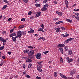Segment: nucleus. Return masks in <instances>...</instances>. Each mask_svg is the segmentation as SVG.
I'll return each instance as SVG.
<instances>
[{"mask_svg":"<svg viewBox=\"0 0 79 79\" xmlns=\"http://www.w3.org/2000/svg\"><path fill=\"white\" fill-rule=\"evenodd\" d=\"M8 53L9 54V55H11V52H8Z\"/></svg>","mask_w":79,"mask_h":79,"instance_id":"obj_57","label":"nucleus"},{"mask_svg":"<svg viewBox=\"0 0 79 79\" xmlns=\"http://www.w3.org/2000/svg\"><path fill=\"white\" fill-rule=\"evenodd\" d=\"M62 30H63V31H65V29L64 27H61L60 28Z\"/></svg>","mask_w":79,"mask_h":79,"instance_id":"obj_38","label":"nucleus"},{"mask_svg":"<svg viewBox=\"0 0 79 79\" xmlns=\"http://www.w3.org/2000/svg\"><path fill=\"white\" fill-rule=\"evenodd\" d=\"M41 27L44 29V24H42L40 26Z\"/></svg>","mask_w":79,"mask_h":79,"instance_id":"obj_46","label":"nucleus"},{"mask_svg":"<svg viewBox=\"0 0 79 79\" xmlns=\"http://www.w3.org/2000/svg\"><path fill=\"white\" fill-rule=\"evenodd\" d=\"M3 63H4L3 60H2L1 62V64L3 65Z\"/></svg>","mask_w":79,"mask_h":79,"instance_id":"obj_52","label":"nucleus"},{"mask_svg":"<svg viewBox=\"0 0 79 79\" xmlns=\"http://www.w3.org/2000/svg\"><path fill=\"white\" fill-rule=\"evenodd\" d=\"M37 70L38 71H39V72H42V69L40 67H38L37 68Z\"/></svg>","mask_w":79,"mask_h":79,"instance_id":"obj_10","label":"nucleus"},{"mask_svg":"<svg viewBox=\"0 0 79 79\" xmlns=\"http://www.w3.org/2000/svg\"><path fill=\"white\" fill-rule=\"evenodd\" d=\"M72 61V60L71 59H69V60H68V63H69V62H71Z\"/></svg>","mask_w":79,"mask_h":79,"instance_id":"obj_51","label":"nucleus"},{"mask_svg":"<svg viewBox=\"0 0 79 79\" xmlns=\"http://www.w3.org/2000/svg\"><path fill=\"white\" fill-rule=\"evenodd\" d=\"M58 15H60V16H62L63 15V13H62L61 12H59L58 13Z\"/></svg>","mask_w":79,"mask_h":79,"instance_id":"obj_41","label":"nucleus"},{"mask_svg":"<svg viewBox=\"0 0 79 79\" xmlns=\"http://www.w3.org/2000/svg\"><path fill=\"white\" fill-rule=\"evenodd\" d=\"M68 55H71L72 54V51H71V50H69V51L68 52Z\"/></svg>","mask_w":79,"mask_h":79,"instance_id":"obj_14","label":"nucleus"},{"mask_svg":"<svg viewBox=\"0 0 79 79\" xmlns=\"http://www.w3.org/2000/svg\"><path fill=\"white\" fill-rule=\"evenodd\" d=\"M75 15L77 16H78V15H79V14L78 13H75Z\"/></svg>","mask_w":79,"mask_h":79,"instance_id":"obj_54","label":"nucleus"},{"mask_svg":"<svg viewBox=\"0 0 79 79\" xmlns=\"http://www.w3.org/2000/svg\"><path fill=\"white\" fill-rule=\"evenodd\" d=\"M59 50L60 51L61 53L62 54H63L64 52L63 51V48H59Z\"/></svg>","mask_w":79,"mask_h":79,"instance_id":"obj_8","label":"nucleus"},{"mask_svg":"<svg viewBox=\"0 0 79 79\" xmlns=\"http://www.w3.org/2000/svg\"><path fill=\"white\" fill-rule=\"evenodd\" d=\"M42 37H40L38 39V40H41V39H42Z\"/></svg>","mask_w":79,"mask_h":79,"instance_id":"obj_61","label":"nucleus"},{"mask_svg":"<svg viewBox=\"0 0 79 79\" xmlns=\"http://www.w3.org/2000/svg\"><path fill=\"white\" fill-rule=\"evenodd\" d=\"M67 61H69V57H67L66 58Z\"/></svg>","mask_w":79,"mask_h":79,"instance_id":"obj_62","label":"nucleus"},{"mask_svg":"<svg viewBox=\"0 0 79 79\" xmlns=\"http://www.w3.org/2000/svg\"><path fill=\"white\" fill-rule=\"evenodd\" d=\"M21 32L23 34V35H25L26 34V31H21Z\"/></svg>","mask_w":79,"mask_h":79,"instance_id":"obj_25","label":"nucleus"},{"mask_svg":"<svg viewBox=\"0 0 79 79\" xmlns=\"http://www.w3.org/2000/svg\"><path fill=\"white\" fill-rule=\"evenodd\" d=\"M68 42H68V40H66L65 41H64V43L65 44H67V43H68Z\"/></svg>","mask_w":79,"mask_h":79,"instance_id":"obj_47","label":"nucleus"},{"mask_svg":"<svg viewBox=\"0 0 79 79\" xmlns=\"http://www.w3.org/2000/svg\"><path fill=\"white\" fill-rule=\"evenodd\" d=\"M57 73H56V72H55L54 73V76H55V77H56V76H57Z\"/></svg>","mask_w":79,"mask_h":79,"instance_id":"obj_30","label":"nucleus"},{"mask_svg":"<svg viewBox=\"0 0 79 79\" xmlns=\"http://www.w3.org/2000/svg\"><path fill=\"white\" fill-rule=\"evenodd\" d=\"M38 31H42V32H44V31L43 30L42 28H40L38 30Z\"/></svg>","mask_w":79,"mask_h":79,"instance_id":"obj_26","label":"nucleus"},{"mask_svg":"<svg viewBox=\"0 0 79 79\" xmlns=\"http://www.w3.org/2000/svg\"><path fill=\"white\" fill-rule=\"evenodd\" d=\"M15 37L16 39V38H18V37L21 38V35H18L16 36Z\"/></svg>","mask_w":79,"mask_h":79,"instance_id":"obj_18","label":"nucleus"},{"mask_svg":"<svg viewBox=\"0 0 79 79\" xmlns=\"http://www.w3.org/2000/svg\"><path fill=\"white\" fill-rule=\"evenodd\" d=\"M79 75H78L77 76V78H78V79H79Z\"/></svg>","mask_w":79,"mask_h":79,"instance_id":"obj_64","label":"nucleus"},{"mask_svg":"<svg viewBox=\"0 0 79 79\" xmlns=\"http://www.w3.org/2000/svg\"><path fill=\"white\" fill-rule=\"evenodd\" d=\"M60 60L61 63H63V59H62V58H60Z\"/></svg>","mask_w":79,"mask_h":79,"instance_id":"obj_31","label":"nucleus"},{"mask_svg":"<svg viewBox=\"0 0 79 79\" xmlns=\"http://www.w3.org/2000/svg\"><path fill=\"white\" fill-rule=\"evenodd\" d=\"M29 50L27 49H26L24 51V53H28V52H29Z\"/></svg>","mask_w":79,"mask_h":79,"instance_id":"obj_28","label":"nucleus"},{"mask_svg":"<svg viewBox=\"0 0 79 79\" xmlns=\"http://www.w3.org/2000/svg\"><path fill=\"white\" fill-rule=\"evenodd\" d=\"M2 58H3L4 60H5V58H6V57L5 56H3L2 57Z\"/></svg>","mask_w":79,"mask_h":79,"instance_id":"obj_50","label":"nucleus"},{"mask_svg":"<svg viewBox=\"0 0 79 79\" xmlns=\"http://www.w3.org/2000/svg\"><path fill=\"white\" fill-rule=\"evenodd\" d=\"M0 40H1V42H5V43H3V45H5V44H6V43H5L6 42V40H4L3 38L0 37Z\"/></svg>","mask_w":79,"mask_h":79,"instance_id":"obj_2","label":"nucleus"},{"mask_svg":"<svg viewBox=\"0 0 79 79\" xmlns=\"http://www.w3.org/2000/svg\"><path fill=\"white\" fill-rule=\"evenodd\" d=\"M13 36H16V34L12 33L10 34V37H13Z\"/></svg>","mask_w":79,"mask_h":79,"instance_id":"obj_12","label":"nucleus"},{"mask_svg":"<svg viewBox=\"0 0 79 79\" xmlns=\"http://www.w3.org/2000/svg\"><path fill=\"white\" fill-rule=\"evenodd\" d=\"M65 5H68V4H69L68 1L67 0H66L65 2Z\"/></svg>","mask_w":79,"mask_h":79,"instance_id":"obj_34","label":"nucleus"},{"mask_svg":"<svg viewBox=\"0 0 79 79\" xmlns=\"http://www.w3.org/2000/svg\"><path fill=\"white\" fill-rule=\"evenodd\" d=\"M40 15H41V12L40 11L38 12L36 14V15L35 16L36 18H37V17H39V16H40Z\"/></svg>","mask_w":79,"mask_h":79,"instance_id":"obj_7","label":"nucleus"},{"mask_svg":"<svg viewBox=\"0 0 79 79\" xmlns=\"http://www.w3.org/2000/svg\"><path fill=\"white\" fill-rule=\"evenodd\" d=\"M48 79H52V78L51 77H48Z\"/></svg>","mask_w":79,"mask_h":79,"instance_id":"obj_63","label":"nucleus"},{"mask_svg":"<svg viewBox=\"0 0 79 79\" xmlns=\"http://www.w3.org/2000/svg\"><path fill=\"white\" fill-rule=\"evenodd\" d=\"M47 10V8L45 7H44L43 8H42L41 9V11H46V10Z\"/></svg>","mask_w":79,"mask_h":79,"instance_id":"obj_11","label":"nucleus"},{"mask_svg":"<svg viewBox=\"0 0 79 79\" xmlns=\"http://www.w3.org/2000/svg\"><path fill=\"white\" fill-rule=\"evenodd\" d=\"M35 5L37 7H40V4H36Z\"/></svg>","mask_w":79,"mask_h":79,"instance_id":"obj_24","label":"nucleus"},{"mask_svg":"<svg viewBox=\"0 0 79 79\" xmlns=\"http://www.w3.org/2000/svg\"><path fill=\"white\" fill-rule=\"evenodd\" d=\"M26 77H27L28 78H31V77L29 75H27L26 76Z\"/></svg>","mask_w":79,"mask_h":79,"instance_id":"obj_49","label":"nucleus"},{"mask_svg":"<svg viewBox=\"0 0 79 79\" xmlns=\"http://www.w3.org/2000/svg\"><path fill=\"white\" fill-rule=\"evenodd\" d=\"M35 36H36V37H38V36H39V35H37V34H35Z\"/></svg>","mask_w":79,"mask_h":79,"instance_id":"obj_60","label":"nucleus"},{"mask_svg":"<svg viewBox=\"0 0 79 79\" xmlns=\"http://www.w3.org/2000/svg\"><path fill=\"white\" fill-rule=\"evenodd\" d=\"M14 30H15V28H13V29H12L10 31V33H11V32H13V31H14Z\"/></svg>","mask_w":79,"mask_h":79,"instance_id":"obj_36","label":"nucleus"},{"mask_svg":"<svg viewBox=\"0 0 79 79\" xmlns=\"http://www.w3.org/2000/svg\"><path fill=\"white\" fill-rule=\"evenodd\" d=\"M12 39L13 41H14V42H16V37H12Z\"/></svg>","mask_w":79,"mask_h":79,"instance_id":"obj_20","label":"nucleus"},{"mask_svg":"<svg viewBox=\"0 0 79 79\" xmlns=\"http://www.w3.org/2000/svg\"><path fill=\"white\" fill-rule=\"evenodd\" d=\"M25 19H26V18H23L21 19V21H25Z\"/></svg>","mask_w":79,"mask_h":79,"instance_id":"obj_40","label":"nucleus"},{"mask_svg":"<svg viewBox=\"0 0 79 79\" xmlns=\"http://www.w3.org/2000/svg\"><path fill=\"white\" fill-rule=\"evenodd\" d=\"M7 6V5H4L2 8V10L5 9H6V8Z\"/></svg>","mask_w":79,"mask_h":79,"instance_id":"obj_29","label":"nucleus"},{"mask_svg":"<svg viewBox=\"0 0 79 79\" xmlns=\"http://www.w3.org/2000/svg\"><path fill=\"white\" fill-rule=\"evenodd\" d=\"M23 1L25 2V3H27L28 2V0H23Z\"/></svg>","mask_w":79,"mask_h":79,"instance_id":"obj_42","label":"nucleus"},{"mask_svg":"<svg viewBox=\"0 0 79 79\" xmlns=\"http://www.w3.org/2000/svg\"><path fill=\"white\" fill-rule=\"evenodd\" d=\"M28 15H31L32 14V12L31 11H29L28 12Z\"/></svg>","mask_w":79,"mask_h":79,"instance_id":"obj_44","label":"nucleus"},{"mask_svg":"<svg viewBox=\"0 0 79 79\" xmlns=\"http://www.w3.org/2000/svg\"><path fill=\"white\" fill-rule=\"evenodd\" d=\"M34 53V51L33 50H31L30 51L28 52V55L31 59H32L34 58V56L33 55Z\"/></svg>","mask_w":79,"mask_h":79,"instance_id":"obj_1","label":"nucleus"},{"mask_svg":"<svg viewBox=\"0 0 79 79\" xmlns=\"http://www.w3.org/2000/svg\"><path fill=\"white\" fill-rule=\"evenodd\" d=\"M75 73H76V72H75L74 71H73L70 72V74H74Z\"/></svg>","mask_w":79,"mask_h":79,"instance_id":"obj_27","label":"nucleus"},{"mask_svg":"<svg viewBox=\"0 0 79 79\" xmlns=\"http://www.w3.org/2000/svg\"><path fill=\"white\" fill-rule=\"evenodd\" d=\"M61 23H63V22L59 21V22H57L55 23V24H56V25L59 24H61Z\"/></svg>","mask_w":79,"mask_h":79,"instance_id":"obj_13","label":"nucleus"},{"mask_svg":"<svg viewBox=\"0 0 79 79\" xmlns=\"http://www.w3.org/2000/svg\"><path fill=\"white\" fill-rule=\"evenodd\" d=\"M60 27L58 28L56 31V32H59L60 31Z\"/></svg>","mask_w":79,"mask_h":79,"instance_id":"obj_33","label":"nucleus"},{"mask_svg":"<svg viewBox=\"0 0 79 79\" xmlns=\"http://www.w3.org/2000/svg\"><path fill=\"white\" fill-rule=\"evenodd\" d=\"M74 40V38H70L67 39V40L69 42V41H71V40Z\"/></svg>","mask_w":79,"mask_h":79,"instance_id":"obj_21","label":"nucleus"},{"mask_svg":"<svg viewBox=\"0 0 79 79\" xmlns=\"http://www.w3.org/2000/svg\"><path fill=\"white\" fill-rule=\"evenodd\" d=\"M2 34H6V31H3L2 32Z\"/></svg>","mask_w":79,"mask_h":79,"instance_id":"obj_53","label":"nucleus"},{"mask_svg":"<svg viewBox=\"0 0 79 79\" xmlns=\"http://www.w3.org/2000/svg\"><path fill=\"white\" fill-rule=\"evenodd\" d=\"M64 50L65 52H67V51H68V50L67 46H65V47H64Z\"/></svg>","mask_w":79,"mask_h":79,"instance_id":"obj_23","label":"nucleus"},{"mask_svg":"<svg viewBox=\"0 0 79 79\" xmlns=\"http://www.w3.org/2000/svg\"><path fill=\"white\" fill-rule=\"evenodd\" d=\"M42 38H42V39L44 41L45 40V38L42 37Z\"/></svg>","mask_w":79,"mask_h":79,"instance_id":"obj_59","label":"nucleus"},{"mask_svg":"<svg viewBox=\"0 0 79 79\" xmlns=\"http://www.w3.org/2000/svg\"><path fill=\"white\" fill-rule=\"evenodd\" d=\"M26 61L27 63H31L32 62V60L31 59H28L26 60Z\"/></svg>","mask_w":79,"mask_h":79,"instance_id":"obj_15","label":"nucleus"},{"mask_svg":"<svg viewBox=\"0 0 79 79\" xmlns=\"http://www.w3.org/2000/svg\"><path fill=\"white\" fill-rule=\"evenodd\" d=\"M42 63V61H40V62H38V64H41V63Z\"/></svg>","mask_w":79,"mask_h":79,"instance_id":"obj_55","label":"nucleus"},{"mask_svg":"<svg viewBox=\"0 0 79 79\" xmlns=\"http://www.w3.org/2000/svg\"><path fill=\"white\" fill-rule=\"evenodd\" d=\"M35 2H36V3H37V2H39V0H35Z\"/></svg>","mask_w":79,"mask_h":79,"instance_id":"obj_58","label":"nucleus"},{"mask_svg":"<svg viewBox=\"0 0 79 79\" xmlns=\"http://www.w3.org/2000/svg\"><path fill=\"white\" fill-rule=\"evenodd\" d=\"M12 18H9L8 20V21H10L11 19Z\"/></svg>","mask_w":79,"mask_h":79,"instance_id":"obj_56","label":"nucleus"},{"mask_svg":"<svg viewBox=\"0 0 79 79\" xmlns=\"http://www.w3.org/2000/svg\"><path fill=\"white\" fill-rule=\"evenodd\" d=\"M66 21H68V22H69V23H72L73 22V20L69 19H67Z\"/></svg>","mask_w":79,"mask_h":79,"instance_id":"obj_19","label":"nucleus"},{"mask_svg":"<svg viewBox=\"0 0 79 79\" xmlns=\"http://www.w3.org/2000/svg\"><path fill=\"white\" fill-rule=\"evenodd\" d=\"M60 76H61V77H62L63 78H64V79H67V77L66 76L62 74L61 73H60Z\"/></svg>","mask_w":79,"mask_h":79,"instance_id":"obj_9","label":"nucleus"},{"mask_svg":"<svg viewBox=\"0 0 79 79\" xmlns=\"http://www.w3.org/2000/svg\"><path fill=\"white\" fill-rule=\"evenodd\" d=\"M23 27H24V25H22L19 27V29H22V28H23Z\"/></svg>","mask_w":79,"mask_h":79,"instance_id":"obj_17","label":"nucleus"},{"mask_svg":"<svg viewBox=\"0 0 79 79\" xmlns=\"http://www.w3.org/2000/svg\"><path fill=\"white\" fill-rule=\"evenodd\" d=\"M17 35H21V37L22 36V35H23V33L21 32V31H19L17 32Z\"/></svg>","mask_w":79,"mask_h":79,"instance_id":"obj_5","label":"nucleus"},{"mask_svg":"<svg viewBox=\"0 0 79 79\" xmlns=\"http://www.w3.org/2000/svg\"><path fill=\"white\" fill-rule=\"evenodd\" d=\"M4 48V46H3L2 47H1L0 48V50H3Z\"/></svg>","mask_w":79,"mask_h":79,"instance_id":"obj_37","label":"nucleus"},{"mask_svg":"<svg viewBox=\"0 0 79 79\" xmlns=\"http://www.w3.org/2000/svg\"><path fill=\"white\" fill-rule=\"evenodd\" d=\"M74 11H79V9H77V10L74 9Z\"/></svg>","mask_w":79,"mask_h":79,"instance_id":"obj_45","label":"nucleus"},{"mask_svg":"<svg viewBox=\"0 0 79 79\" xmlns=\"http://www.w3.org/2000/svg\"><path fill=\"white\" fill-rule=\"evenodd\" d=\"M28 32L29 34H32V33L34 32V30H30V31H29Z\"/></svg>","mask_w":79,"mask_h":79,"instance_id":"obj_16","label":"nucleus"},{"mask_svg":"<svg viewBox=\"0 0 79 79\" xmlns=\"http://www.w3.org/2000/svg\"><path fill=\"white\" fill-rule=\"evenodd\" d=\"M58 47H65V45L63 44H58Z\"/></svg>","mask_w":79,"mask_h":79,"instance_id":"obj_6","label":"nucleus"},{"mask_svg":"<svg viewBox=\"0 0 79 79\" xmlns=\"http://www.w3.org/2000/svg\"><path fill=\"white\" fill-rule=\"evenodd\" d=\"M48 52H49L48 51H44L43 52V53H44V54H47V53H48Z\"/></svg>","mask_w":79,"mask_h":79,"instance_id":"obj_35","label":"nucleus"},{"mask_svg":"<svg viewBox=\"0 0 79 79\" xmlns=\"http://www.w3.org/2000/svg\"><path fill=\"white\" fill-rule=\"evenodd\" d=\"M41 56V53H38L36 55V58L38 60H39L40 58V56Z\"/></svg>","mask_w":79,"mask_h":79,"instance_id":"obj_3","label":"nucleus"},{"mask_svg":"<svg viewBox=\"0 0 79 79\" xmlns=\"http://www.w3.org/2000/svg\"><path fill=\"white\" fill-rule=\"evenodd\" d=\"M32 64H29L28 65V68H32Z\"/></svg>","mask_w":79,"mask_h":79,"instance_id":"obj_22","label":"nucleus"},{"mask_svg":"<svg viewBox=\"0 0 79 79\" xmlns=\"http://www.w3.org/2000/svg\"><path fill=\"white\" fill-rule=\"evenodd\" d=\"M28 48H32V49L33 48H35V47H34V48L32 46H28Z\"/></svg>","mask_w":79,"mask_h":79,"instance_id":"obj_32","label":"nucleus"},{"mask_svg":"<svg viewBox=\"0 0 79 79\" xmlns=\"http://www.w3.org/2000/svg\"><path fill=\"white\" fill-rule=\"evenodd\" d=\"M36 79H41V77H38V76H37L36 77Z\"/></svg>","mask_w":79,"mask_h":79,"instance_id":"obj_48","label":"nucleus"},{"mask_svg":"<svg viewBox=\"0 0 79 79\" xmlns=\"http://www.w3.org/2000/svg\"><path fill=\"white\" fill-rule=\"evenodd\" d=\"M65 35H64L63 34H62L61 35V36L64 37H68V36H69V34H67L68 33H67V32H65Z\"/></svg>","mask_w":79,"mask_h":79,"instance_id":"obj_4","label":"nucleus"},{"mask_svg":"<svg viewBox=\"0 0 79 79\" xmlns=\"http://www.w3.org/2000/svg\"><path fill=\"white\" fill-rule=\"evenodd\" d=\"M3 2H5V3H9V2L8 1L6 0H4Z\"/></svg>","mask_w":79,"mask_h":79,"instance_id":"obj_39","label":"nucleus"},{"mask_svg":"<svg viewBox=\"0 0 79 79\" xmlns=\"http://www.w3.org/2000/svg\"><path fill=\"white\" fill-rule=\"evenodd\" d=\"M75 18L78 21H79V17H75Z\"/></svg>","mask_w":79,"mask_h":79,"instance_id":"obj_43","label":"nucleus"}]
</instances>
